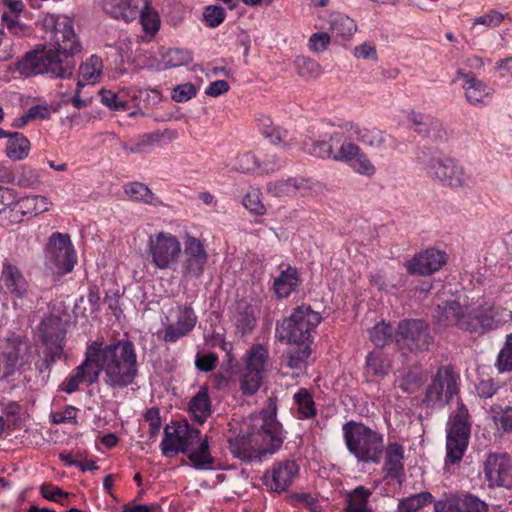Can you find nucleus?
<instances>
[{"label": "nucleus", "instance_id": "nucleus-1", "mask_svg": "<svg viewBox=\"0 0 512 512\" xmlns=\"http://www.w3.org/2000/svg\"><path fill=\"white\" fill-rule=\"evenodd\" d=\"M136 347L128 339L111 344L93 341L86 347L84 360L74 368L60 385V390L72 394L81 384L96 383L100 376L109 389H123L132 385L138 376Z\"/></svg>", "mask_w": 512, "mask_h": 512}, {"label": "nucleus", "instance_id": "nucleus-2", "mask_svg": "<svg viewBox=\"0 0 512 512\" xmlns=\"http://www.w3.org/2000/svg\"><path fill=\"white\" fill-rule=\"evenodd\" d=\"M82 46L68 21L57 22L48 44L37 45L16 63V70L26 77L48 75L51 78H69L76 67L73 56Z\"/></svg>", "mask_w": 512, "mask_h": 512}, {"label": "nucleus", "instance_id": "nucleus-3", "mask_svg": "<svg viewBox=\"0 0 512 512\" xmlns=\"http://www.w3.org/2000/svg\"><path fill=\"white\" fill-rule=\"evenodd\" d=\"M247 431L230 438L229 450L242 461L261 460L273 454L283 443L282 426L276 419V406L270 403L268 409L252 414L244 424Z\"/></svg>", "mask_w": 512, "mask_h": 512}, {"label": "nucleus", "instance_id": "nucleus-4", "mask_svg": "<svg viewBox=\"0 0 512 512\" xmlns=\"http://www.w3.org/2000/svg\"><path fill=\"white\" fill-rule=\"evenodd\" d=\"M432 317L441 327H457L473 333L479 328L483 331L497 329L512 319V312L489 303L471 307L454 299H446L436 304Z\"/></svg>", "mask_w": 512, "mask_h": 512}, {"label": "nucleus", "instance_id": "nucleus-5", "mask_svg": "<svg viewBox=\"0 0 512 512\" xmlns=\"http://www.w3.org/2000/svg\"><path fill=\"white\" fill-rule=\"evenodd\" d=\"M348 452L358 463L378 465L384 451V436L361 422L348 421L342 426Z\"/></svg>", "mask_w": 512, "mask_h": 512}, {"label": "nucleus", "instance_id": "nucleus-6", "mask_svg": "<svg viewBox=\"0 0 512 512\" xmlns=\"http://www.w3.org/2000/svg\"><path fill=\"white\" fill-rule=\"evenodd\" d=\"M417 161L429 178L452 189L468 187L471 182V174L462 164L438 150L423 149Z\"/></svg>", "mask_w": 512, "mask_h": 512}, {"label": "nucleus", "instance_id": "nucleus-7", "mask_svg": "<svg viewBox=\"0 0 512 512\" xmlns=\"http://www.w3.org/2000/svg\"><path fill=\"white\" fill-rule=\"evenodd\" d=\"M321 320L318 312L313 311L308 305H301L277 324L276 337L280 342L288 344L311 343L312 332Z\"/></svg>", "mask_w": 512, "mask_h": 512}, {"label": "nucleus", "instance_id": "nucleus-8", "mask_svg": "<svg viewBox=\"0 0 512 512\" xmlns=\"http://www.w3.org/2000/svg\"><path fill=\"white\" fill-rule=\"evenodd\" d=\"M0 291L11 299L16 310L27 311L36 304V296L29 280L18 266L9 261H5L2 266Z\"/></svg>", "mask_w": 512, "mask_h": 512}, {"label": "nucleus", "instance_id": "nucleus-9", "mask_svg": "<svg viewBox=\"0 0 512 512\" xmlns=\"http://www.w3.org/2000/svg\"><path fill=\"white\" fill-rule=\"evenodd\" d=\"M471 432L468 409L458 402L446 425V464L459 463L468 447Z\"/></svg>", "mask_w": 512, "mask_h": 512}, {"label": "nucleus", "instance_id": "nucleus-10", "mask_svg": "<svg viewBox=\"0 0 512 512\" xmlns=\"http://www.w3.org/2000/svg\"><path fill=\"white\" fill-rule=\"evenodd\" d=\"M147 252L151 263L160 270L175 269L182 254V245L177 236L160 231L150 235Z\"/></svg>", "mask_w": 512, "mask_h": 512}, {"label": "nucleus", "instance_id": "nucleus-11", "mask_svg": "<svg viewBox=\"0 0 512 512\" xmlns=\"http://www.w3.org/2000/svg\"><path fill=\"white\" fill-rule=\"evenodd\" d=\"M394 340L398 349L406 354L428 350L433 342V337L428 324L424 321L405 319L398 323L394 332Z\"/></svg>", "mask_w": 512, "mask_h": 512}, {"label": "nucleus", "instance_id": "nucleus-12", "mask_svg": "<svg viewBox=\"0 0 512 512\" xmlns=\"http://www.w3.org/2000/svg\"><path fill=\"white\" fill-rule=\"evenodd\" d=\"M339 130L330 135V142H340L344 133L349 137H355L359 142L378 151L396 148L395 139L378 128H366L354 122H343L338 125Z\"/></svg>", "mask_w": 512, "mask_h": 512}, {"label": "nucleus", "instance_id": "nucleus-13", "mask_svg": "<svg viewBox=\"0 0 512 512\" xmlns=\"http://www.w3.org/2000/svg\"><path fill=\"white\" fill-rule=\"evenodd\" d=\"M458 380L450 366L440 367L427 387L424 403L430 407H444L458 393Z\"/></svg>", "mask_w": 512, "mask_h": 512}, {"label": "nucleus", "instance_id": "nucleus-14", "mask_svg": "<svg viewBox=\"0 0 512 512\" xmlns=\"http://www.w3.org/2000/svg\"><path fill=\"white\" fill-rule=\"evenodd\" d=\"M182 253L180 265L182 278L187 281L201 278L209 259L204 243L195 236L186 235Z\"/></svg>", "mask_w": 512, "mask_h": 512}, {"label": "nucleus", "instance_id": "nucleus-15", "mask_svg": "<svg viewBox=\"0 0 512 512\" xmlns=\"http://www.w3.org/2000/svg\"><path fill=\"white\" fill-rule=\"evenodd\" d=\"M47 261L57 273L66 274L76 264V254L68 234L55 232L47 243Z\"/></svg>", "mask_w": 512, "mask_h": 512}, {"label": "nucleus", "instance_id": "nucleus-16", "mask_svg": "<svg viewBox=\"0 0 512 512\" xmlns=\"http://www.w3.org/2000/svg\"><path fill=\"white\" fill-rule=\"evenodd\" d=\"M353 138L349 137L348 133H344L342 140L335 142L340 144V147L336 152L334 151L333 160L346 163L359 174L372 176L376 171L375 166L362 149L352 141Z\"/></svg>", "mask_w": 512, "mask_h": 512}, {"label": "nucleus", "instance_id": "nucleus-17", "mask_svg": "<svg viewBox=\"0 0 512 512\" xmlns=\"http://www.w3.org/2000/svg\"><path fill=\"white\" fill-rule=\"evenodd\" d=\"M485 478L492 487L512 485V458L505 452H491L484 462Z\"/></svg>", "mask_w": 512, "mask_h": 512}, {"label": "nucleus", "instance_id": "nucleus-18", "mask_svg": "<svg viewBox=\"0 0 512 512\" xmlns=\"http://www.w3.org/2000/svg\"><path fill=\"white\" fill-rule=\"evenodd\" d=\"M447 260L445 251L429 248L408 260L405 267L411 275L429 276L440 270Z\"/></svg>", "mask_w": 512, "mask_h": 512}, {"label": "nucleus", "instance_id": "nucleus-19", "mask_svg": "<svg viewBox=\"0 0 512 512\" xmlns=\"http://www.w3.org/2000/svg\"><path fill=\"white\" fill-rule=\"evenodd\" d=\"M298 471L295 461L279 462L264 475L265 485L274 492H283L293 483Z\"/></svg>", "mask_w": 512, "mask_h": 512}, {"label": "nucleus", "instance_id": "nucleus-20", "mask_svg": "<svg viewBox=\"0 0 512 512\" xmlns=\"http://www.w3.org/2000/svg\"><path fill=\"white\" fill-rule=\"evenodd\" d=\"M147 4L149 0H106L104 9L112 17L129 22L136 19Z\"/></svg>", "mask_w": 512, "mask_h": 512}, {"label": "nucleus", "instance_id": "nucleus-21", "mask_svg": "<svg viewBox=\"0 0 512 512\" xmlns=\"http://www.w3.org/2000/svg\"><path fill=\"white\" fill-rule=\"evenodd\" d=\"M300 275L295 267L287 264L279 266V272L273 280V291L277 298L283 299L290 296L300 285Z\"/></svg>", "mask_w": 512, "mask_h": 512}, {"label": "nucleus", "instance_id": "nucleus-22", "mask_svg": "<svg viewBox=\"0 0 512 512\" xmlns=\"http://www.w3.org/2000/svg\"><path fill=\"white\" fill-rule=\"evenodd\" d=\"M25 343H7L0 352V380L13 374L23 363Z\"/></svg>", "mask_w": 512, "mask_h": 512}, {"label": "nucleus", "instance_id": "nucleus-23", "mask_svg": "<svg viewBox=\"0 0 512 512\" xmlns=\"http://www.w3.org/2000/svg\"><path fill=\"white\" fill-rule=\"evenodd\" d=\"M408 121L413 130L421 136L438 139L444 134L441 121L430 114L412 111L408 115Z\"/></svg>", "mask_w": 512, "mask_h": 512}, {"label": "nucleus", "instance_id": "nucleus-24", "mask_svg": "<svg viewBox=\"0 0 512 512\" xmlns=\"http://www.w3.org/2000/svg\"><path fill=\"white\" fill-rule=\"evenodd\" d=\"M168 134H171L169 137L170 139L177 136L176 132H171L169 130L155 131L140 135L130 143H122L121 148L130 154L149 153L155 146L159 145L161 139Z\"/></svg>", "mask_w": 512, "mask_h": 512}, {"label": "nucleus", "instance_id": "nucleus-25", "mask_svg": "<svg viewBox=\"0 0 512 512\" xmlns=\"http://www.w3.org/2000/svg\"><path fill=\"white\" fill-rule=\"evenodd\" d=\"M466 100L474 106L486 105V100L491 97L493 91L483 81L479 80L475 74L469 72L465 75V81L462 85Z\"/></svg>", "mask_w": 512, "mask_h": 512}, {"label": "nucleus", "instance_id": "nucleus-26", "mask_svg": "<svg viewBox=\"0 0 512 512\" xmlns=\"http://www.w3.org/2000/svg\"><path fill=\"white\" fill-rule=\"evenodd\" d=\"M384 466L387 476L399 479L404 475V447L397 442H389L384 445Z\"/></svg>", "mask_w": 512, "mask_h": 512}, {"label": "nucleus", "instance_id": "nucleus-27", "mask_svg": "<svg viewBox=\"0 0 512 512\" xmlns=\"http://www.w3.org/2000/svg\"><path fill=\"white\" fill-rule=\"evenodd\" d=\"M43 341L47 347L48 354L51 357V360L55 362L56 360L61 358L63 353L62 341L64 338V333L61 329H58L57 332L52 335L48 332V328H53L54 326H60V320L57 318L48 319L43 321Z\"/></svg>", "mask_w": 512, "mask_h": 512}, {"label": "nucleus", "instance_id": "nucleus-28", "mask_svg": "<svg viewBox=\"0 0 512 512\" xmlns=\"http://www.w3.org/2000/svg\"><path fill=\"white\" fill-rule=\"evenodd\" d=\"M232 322L237 333L242 336L250 334L257 322L255 309L248 303H239L232 316Z\"/></svg>", "mask_w": 512, "mask_h": 512}, {"label": "nucleus", "instance_id": "nucleus-29", "mask_svg": "<svg viewBox=\"0 0 512 512\" xmlns=\"http://www.w3.org/2000/svg\"><path fill=\"white\" fill-rule=\"evenodd\" d=\"M372 490L360 485L345 495V512H373L369 499Z\"/></svg>", "mask_w": 512, "mask_h": 512}, {"label": "nucleus", "instance_id": "nucleus-30", "mask_svg": "<svg viewBox=\"0 0 512 512\" xmlns=\"http://www.w3.org/2000/svg\"><path fill=\"white\" fill-rule=\"evenodd\" d=\"M488 415L499 435L512 433V405L493 404L488 410Z\"/></svg>", "mask_w": 512, "mask_h": 512}, {"label": "nucleus", "instance_id": "nucleus-31", "mask_svg": "<svg viewBox=\"0 0 512 512\" xmlns=\"http://www.w3.org/2000/svg\"><path fill=\"white\" fill-rule=\"evenodd\" d=\"M180 425L169 426L164 428V437L160 444L162 454L167 458H173L178 453H184L183 439Z\"/></svg>", "mask_w": 512, "mask_h": 512}, {"label": "nucleus", "instance_id": "nucleus-32", "mask_svg": "<svg viewBox=\"0 0 512 512\" xmlns=\"http://www.w3.org/2000/svg\"><path fill=\"white\" fill-rule=\"evenodd\" d=\"M270 366L269 353L263 345L255 344L247 351L245 369L266 375Z\"/></svg>", "mask_w": 512, "mask_h": 512}, {"label": "nucleus", "instance_id": "nucleus-33", "mask_svg": "<svg viewBox=\"0 0 512 512\" xmlns=\"http://www.w3.org/2000/svg\"><path fill=\"white\" fill-rule=\"evenodd\" d=\"M22 217H35L46 211L51 207V202L47 197L42 195H30L19 199L16 202Z\"/></svg>", "mask_w": 512, "mask_h": 512}, {"label": "nucleus", "instance_id": "nucleus-34", "mask_svg": "<svg viewBox=\"0 0 512 512\" xmlns=\"http://www.w3.org/2000/svg\"><path fill=\"white\" fill-rule=\"evenodd\" d=\"M103 71V62L101 58L96 55L90 56L79 67L80 78L77 86L82 88L86 83L95 84L99 81Z\"/></svg>", "mask_w": 512, "mask_h": 512}, {"label": "nucleus", "instance_id": "nucleus-35", "mask_svg": "<svg viewBox=\"0 0 512 512\" xmlns=\"http://www.w3.org/2000/svg\"><path fill=\"white\" fill-rule=\"evenodd\" d=\"M391 363L382 350H373L366 357L365 375L383 378L388 374Z\"/></svg>", "mask_w": 512, "mask_h": 512}, {"label": "nucleus", "instance_id": "nucleus-36", "mask_svg": "<svg viewBox=\"0 0 512 512\" xmlns=\"http://www.w3.org/2000/svg\"><path fill=\"white\" fill-rule=\"evenodd\" d=\"M189 411L198 423H204L211 415V406L206 389L201 388L189 403Z\"/></svg>", "mask_w": 512, "mask_h": 512}, {"label": "nucleus", "instance_id": "nucleus-37", "mask_svg": "<svg viewBox=\"0 0 512 512\" xmlns=\"http://www.w3.org/2000/svg\"><path fill=\"white\" fill-rule=\"evenodd\" d=\"M259 127L262 135L272 144L276 145L283 143L285 148L291 147V143L284 142L288 136V131L280 126L275 125L270 117L262 116L259 119Z\"/></svg>", "mask_w": 512, "mask_h": 512}, {"label": "nucleus", "instance_id": "nucleus-38", "mask_svg": "<svg viewBox=\"0 0 512 512\" xmlns=\"http://www.w3.org/2000/svg\"><path fill=\"white\" fill-rule=\"evenodd\" d=\"M310 344H294L293 347L289 348L286 354V365L298 372L304 371L307 364L306 361L311 354Z\"/></svg>", "mask_w": 512, "mask_h": 512}, {"label": "nucleus", "instance_id": "nucleus-39", "mask_svg": "<svg viewBox=\"0 0 512 512\" xmlns=\"http://www.w3.org/2000/svg\"><path fill=\"white\" fill-rule=\"evenodd\" d=\"M188 458L196 469L207 470L212 468L214 458L211 456L209 451L207 436L200 441L198 447L191 449Z\"/></svg>", "mask_w": 512, "mask_h": 512}, {"label": "nucleus", "instance_id": "nucleus-40", "mask_svg": "<svg viewBox=\"0 0 512 512\" xmlns=\"http://www.w3.org/2000/svg\"><path fill=\"white\" fill-rule=\"evenodd\" d=\"M193 61V54L190 50L182 48H170L162 53L160 69L176 68L188 65Z\"/></svg>", "mask_w": 512, "mask_h": 512}, {"label": "nucleus", "instance_id": "nucleus-41", "mask_svg": "<svg viewBox=\"0 0 512 512\" xmlns=\"http://www.w3.org/2000/svg\"><path fill=\"white\" fill-rule=\"evenodd\" d=\"M433 502L434 497L430 492H420L400 499L395 512H417Z\"/></svg>", "mask_w": 512, "mask_h": 512}, {"label": "nucleus", "instance_id": "nucleus-42", "mask_svg": "<svg viewBox=\"0 0 512 512\" xmlns=\"http://www.w3.org/2000/svg\"><path fill=\"white\" fill-rule=\"evenodd\" d=\"M293 398L297 406V417L299 419H311L316 416V405L312 394L307 389L301 388Z\"/></svg>", "mask_w": 512, "mask_h": 512}, {"label": "nucleus", "instance_id": "nucleus-43", "mask_svg": "<svg viewBox=\"0 0 512 512\" xmlns=\"http://www.w3.org/2000/svg\"><path fill=\"white\" fill-rule=\"evenodd\" d=\"M124 191L127 196H129L132 200L143 202L146 204H150L153 206H158L161 204V201L156 197L150 188L140 182H131L128 183Z\"/></svg>", "mask_w": 512, "mask_h": 512}, {"label": "nucleus", "instance_id": "nucleus-44", "mask_svg": "<svg viewBox=\"0 0 512 512\" xmlns=\"http://www.w3.org/2000/svg\"><path fill=\"white\" fill-rule=\"evenodd\" d=\"M30 150L29 140L22 134L14 132L10 135V138L6 146V154L12 160L24 159Z\"/></svg>", "mask_w": 512, "mask_h": 512}, {"label": "nucleus", "instance_id": "nucleus-45", "mask_svg": "<svg viewBox=\"0 0 512 512\" xmlns=\"http://www.w3.org/2000/svg\"><path fill=\"white\" fill-rule=\"evenodd\" d=\"M331 31L343 40H349L356 33L357 25L349 16L336 14L331 20Z\"/></svg>", "mask_w": 512, "mask_h": 512}, {"label": "nucleus", "instance_id": "nucleus-46", "mask_svg": "<svg viewBox=\"0 0 512 512\" xmlns=\"http://www.w3.org/2000/svg\"><path fill=\"white\" fill-rule=\"evenodd\" d=\"M433 503L434 512H464V493L444 494Z\"/></svg>", "mask_w": 512, "mask_h": 512}, {"label": "nucleus", "instance_id": "nucleus-47", "mask_svg": "<svg viewBox=\"0 0 512 512\" xmlns=\"http://www.w3.org/2000/svg\"><path fill=\"white\" fill-rule=\"evenodd\" d=\"M294 66L298 75L304 79H315L323 73L321 65L308 56L296 57Z\"/></svg>", "mask_w": 512, "mask_h": 512}, {"label": "nucleus", "instance_id": "nucleus-48", "mask_svg": "<svg viewBox=\"0 0 512 512\" xmlns=\"http://www.w3.org/2000/svg\"><path fill=\"white\" fill-rule=\"evenodd\" d=\"M170 314H175V321L173 323L187 332H190L196 324L197 318L191 307L177 306L171 310Z\"/></svg>", "mask_w": 512, "mask_h": 512}, {"label": "nucleus", "instance_id": "nucleus-49", "mask_svg": "<svg viewBox=\"0 0 512 512\" xmlns=\"http://www.w3.org/2000/svg\"><path fill=\"white\" fill-rule=\"evenodd\" d=\"M301 150L318 158L333 159L334 150L332 144L325 140L312 141L310 144L304 142Z\"/></svg>", "mask_w": 512, "mask_h": 512}, {"label": "nucleus", "instance_id": "nucleus-50", "mask_svg": "<svg viewBox=\"0 0 512 512\" xmlns=\"http://www.w3.org/2000/svg\"><path fill=\"white\" fill-rule=\"evenodd\" d=\"M264 377L265 375L260 372L245 369L240 380V389L242 393L245 395L255 394L259 390Z\"/></svg>", "mask_w": 512, "mask_h": 512}, {"label": "nucleus", "instance_id": "nucleus-51", "mask_svg": "<svg viewBox=\"0 0 512 512\" xmlns=\"http://www.w3.org/2000/svg\"><path fill=\"white\" fill-rule=\"evenodd\" d=\"M141 20V24L146 33L155 35L160 28V17L152 7L151 3L147 4V8H143L138 15Z\"/></svg>", "mask_w": 512, "mask_h": 512}, {"label": "nucleus", "instance_id": "nucleus-52", "mask_svg": "<svg viewBox=\"0 0 512 512\" xmlns=\"http://www.w3.org/2000/svg\"><path fill=\"white\" fill-rule=\"evenodd\" d=\"M370 340L377 347H384L392 340L393 329L390 324L377 323L369 332Z\"/></svg>", "mask_w": 512, "mask_h": 512}, {"label": "nucleus", "instance_id": "nucleus-53", "mask_svg": "<svg viewBox=\"0 0 512 512\" xmlns=\"http://www.w3.org/2000/svg\"><path fill=\"white\" fill-rule=\"evenodd\" d=\"M260 163L252 152H244L234 159L231 168L241 173H250L259 169Z\"/></svg>", "mask_w": 512, "mask_h": 512}, {"label": "nucleus", "instance_id": "nucleus-54", "mask_svg": "<svg viewBox=\"0 0 512 512\" xmlns=\"http://www.w3.org/2000/svg\"><path fill=\"white\" fill-rule=\"evenodd\" d=\"M495 367L500 373L512 371V333L507 335L505 344L498 353Z\"/></svg>", "mask_w": 512, "mask_h": 512}, {"label": "nucleus", "instance_id": "nucleus-55", "mask_svg": "<svg viewBox=\"0 0 512 512\" xmlns=\"http://www.w3.org/2000/svg\"><path fill=\"white\" fill-rule=\"evenodd\" d=\"M261 193L258 189H251L243 198L244 207L255 215H264L266 208L261 201Z\"/></svg>", "mask_w": 512, "mask_h": 512}, {"label": "nucleus", "instance_id": "nucleus-56", "mask_svg": "<svg viewBox=\"0 0 512 512\" xmlns=\"http://www.w3.org/2000/svg\"><path fill=\"white\" fill-rule=\"evenodd\" d=\"M22 220L23 217L16 202L0 209V226L7 227L20 223Z\"/></svg>", "mask_w": 512, "mask_h": 512}, {"label": "nucleus", "instance_id": "nucleus-57", "mask_svg": "<svg viewBox=\"0 0 512 512\" xmlns=\"http://www.w3.org/2000/svg\"><path fill=\"white\" fill-rule=\"evenodd\" d=\"M180 429L182 431L181 434H183L182 439L184 453L189 449H192L194 445L200 444V441L203 440L200 430L189 424L180 425Z\"/></svg>", "mask_w": 512, "mask_h": 512}, {"label": "nucleus", "instance_id": "nucleus-58", "mask_svg": "<svg viewBox=\"0 0 512 512\" xmlns=\"http://www.w3.org/2000/svg\"><path fill=\"white\" fill-rule=\"evenodd\" d=\"M207 26L215 28L225 20V11L221 6H207L203 13Z\"/></svg>", "mask_w": 512, "mask_h": 512}, {"label": "nucleus", "instance_id": "nucleus-59", "mask_svg": "<svg viewBox=\"0 0 512 512\" xmlns=\"http://www.w3.org/2000/svg\"><path fill=\"white\" fill-rule=\"evenodd\" d=\"M490 505L478 496L464 492V512H489Z\"/></svg>", "mask_w": 512, "mask_h": 512}, {"label": "nucleus", "instance_id": "nucleus-60", "mask_svg": "<svg viewBox=\"0 0 512 512\" xmlns=\"http://www.w3.org/2000/svg\"><path fill=\"white\" fill-rule=\"evenodd\" d=\"M330 36L325 32L313 33L308 40V47L313 53H322L330 44Z\"/></svg>", "mask_w": 512, "mask_h": 512}, {"label": "nucleus", "instance_id": "nucleus-61", "mask_svg": "<svg viewBox=\"0 0 512 512\" xmlns=\"http://www.w3.org/2000/svg\"><path fill=\"white\" fill-rule=\"evenodd\" d=\"M501 384L495 380L483 379L476 385V391L481 398H492L501 388Z\"/></svg>", "mask_w": 512, "mask_h": 512}, {"label": "nucleus", "instance_id": "nucleus-62", "mask_svg": "<svg viewBox=\"0 0 512 512\" xmlns=\"http://www.w3.org/2000/svg\"><path fill=\"white\" fill-rule=\"evenodd\" d=\"M196 95V88L192 83H184L176 86L171 97L176 102H186Z\"/></svg>", "mask_w": 512, "mask_h": 512}, {"label": "nucleus", "instance_id": "nucleus-63", "mask_svg": "<svg viewBox=\"0 0 512 512\" xmlns=\"http://www.w3.org/2000/svg\"><path fill=\"white\" fill-rule=\"evenodd\" d=\"M77 409L74 406H66L63 411L52 412L50 414L51 422L53 424L73 423L76 424Z\"/></svg>", "mask_w": 512, "mask_h": 512}, {"label": "nucleus", "instance_id": "nucleus-64", "mask_svg": "<svg viewBox=\"0 0 512 512\" xmlns=\"http://www.w3.org/2000/svg\"><path fill=\"white\" fill-rule=\"evenodd\" d=\"M145 420L149 423L150 438H155L161 428V418L158 408L152 407L144 414Z\"/></svg>", "mask_w": 512, "mask_h": 512}]
</instances>
